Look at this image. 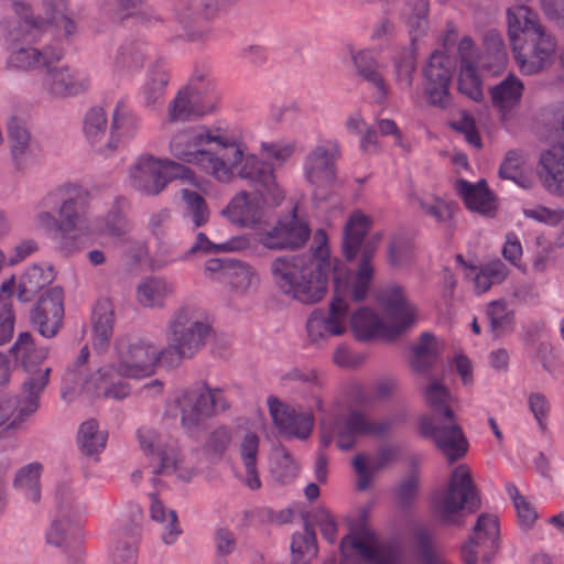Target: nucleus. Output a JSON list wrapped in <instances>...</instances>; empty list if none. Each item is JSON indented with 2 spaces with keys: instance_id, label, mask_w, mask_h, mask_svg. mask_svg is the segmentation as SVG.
I'll list each match as a JSON object with an SVG mask.
<instances>
[{
  "instance_id": "nucleus-26",
  "label": "nucleus",
  "mask_w": 564,
  "mask_h": 564,
  "mask_svg": "<svg viewBox=\"0 0 564 564\" xmlns=\"http://www.w3.org/2000/svg\"><path fill=\"white\" fill-rule=\"evenodd\" d=\"M64 293L59 286L47 289L36 301L30 313L31 323L46 338L54 337L64 316Z\"/></svg>"
},
{
  "instance_id": "nucleus-8",
  "label": "nucleus",
  "mask_w": 564,
  "mask_h": 564,
  "mask_svg": "<svg viewBox=\"0 0 564 564\" xmlns=\"http://www.w3.org/2000/svg\"><path fill=\"white\" fill-rule=\"evenodd\" d=\"M173 416L180 417L184 433L194 440L208 434L212 419V388L207 382L194 384L176 392L167 405Z\"/></svg>"
},
{
  "instance_id": "nucleus-41",
  "label": "nucleus",
  "mask_w": 564,
  "mask_h": 564,
  "mask_svg": "<svg viewBox=\"0 0 564 564\" xmlns=\"http://www.w3.org/2000/svg\"><path fill=\"white\" fill-rule=\"evenodd\" d=\"M54 280V272L51 267H41L34 264L28 268L20 276L17 285L18 300L20 302H30L36 293Z\"/></svg>"
},
{
  "instance_id": "nucleus-29",
  "label": "nucleus",
  "mask_w": 564,
  "mask_h": 564,
  "mask_svg": "<svg viewBox=\"0 0 564 564\" xmlns=\"http://www.w3.org/2000/svg\"><path fill=\"white\" fill-rule=\"evenodd\" d=\"M8 140L13 164L19 171H28L40 162V155L32 143V137L24 120L17 116L8 120Z\"/></svg>"
},
{
  "instance_id": "nucleus-9",
  "label": "nucleus",
  "mask_w": 564,
  "mask_h": 564,
  "mask_svg": "<svg viewBox=\"0 0 564 564\" xmlns=\"http://www.w3.org/2000/svg\"><path fill=\"white\" fill-rule=\"evenodd\" d=\"M0 45L3 51L36 43L46 31V21L34 15L25 0H0Z\"/></svg>"
},
{
  "instance_id": "nucleus-61",
  "label": "nucleus",
  "mask_w": 564,
  "mask_h": 564,
  "mask_svg": "<svg viewBox=\"0 0 564 564\" xmlns=\"http://www.w3.org/2000/svg\"><path fill=\"white\" fill-rule=\"evenodd\" d=\"M56 513L65 516V518H73L78 511L79 506L75 491L68 482L58 485L56 495Z\"/></svg>"
},
{
  "instance_id": "nucleus-55",
  "label": "nucleus",
  "mask_w": 564,
  "mask_h": 564,
  "mask_svg": "<svg viewBox=\"0 0 564 564\" xmlns=\"http://www.w3.org/2000/svg\"><path fill=\"white\" fill-rule=\"evenodd\" d=\"M436 360L435 337L431 333H423L417 345L413 348L412 367L417 371H425Z\"/></svg>"
},
{
  "instance_id": "nucleus-48",
  "label": "nucleus",
  "mask_w": 564,
  "mask_h": 564,
  "mask_svg": "<svg viewBox=\"0 0 564 564\" xmlns=\"http://www.w3.org/2000/svg\"><path fill=\"white\" fill-rule=\"evenodd\" d=\"M191 142V162L208 170L212 166V151L207 147L212 143V130L206 127L187 129Z\"/></svg>"
},
{
  "instance_id": "nucleus-12",
  "label": "nucleus",
  "mask_w": 564,
  "mask_h": 564,
  "mask_svg": "<svg viewBox=\"0 0 564 564\" xmlns=\"http://www.w3.org/2000/svg\"><path fill=\"white\" fill-rule=\"evenodd\" d=\"M210 329L206 312L195 307H183L171 315L164 336L169 345L178 347L183 355L193 358L205 347Z\"/></svg>"
},
{
  "instance_id": "nucleus-10",
  "label": "nucleus",
  "mask_w": 564,
  "mask_h": 564,
  "mask_svg": "<svg viewBox=\"0 0 564 564\" xmlns=\"http://www.w3.org/2000/svg\"><path fill=\"white\" fill-rule=\"evenodd\" d=\"M433 507L436 517L446 525H462L459 514L464 509L475 512L480 508V497L466 465L452 471L447 488L434 498Z\"/></svg>"
},
{
  "instance_id": "nucleus-47",
  "label": "nucleus",
  "mask_w": 564,
  "mask_h": 564,
  "mask_svg": "<svg viewBox=\"0 0 564 564\" xmlns=\"http://www.w3.org/2000/svg\"><path fill=\"white\" fill-rule=\"evenodd\" d=\"M150 516L153 521L162 524V541L165 544H173L182 533L176 512L173 509H166L155 496H152Z\"/></svg>"
},
{
  "instance_id": "nucleus-64",
  "label": "nucleus",
  "mask_w": 564,
  "mask_h": 564,
  "mask_svg": "<svg viewBox=\"0 0 564 564\" xmlns=\"http://www.w3.org/2000/svg\"><path fill=\"white\" fill-rule=\"evenodd\" d=\"M412 245L401 237L393 238L388 248V261L392 267H403L411 261Z\"/></svg>"
},
{
  "instance_id": "nucleus-60",
  "label": "nucleus",
  "mask_w": 564,
  "mask_h": 564,
  "mask_svg": "<svg viewBox=\"0 0 564 564\" xmlns=\"http://www.w3.org/2000/svg\"><path fill=\"white\" fill-rule=\"evenodd\" d=\"M397 80L410 88L413 83V74L416 69L415 53L411 48H403L393 58Z\"/></svg>"
},
{
  "instance_id": "nucleus-32",
  "label": "nucleus",
  "mask_w": 564,
  "mask_h": 564,
  "mask_svg": "<svg viewBox=\"0 0 564 564\" xmlns=\"http://www.w3.org/2000/svg\"><path fill=\"white\" fill-rule=\"evenodd\" d=\"M159 160L151 155L140 156L130 169V184L138 192L145 195H158L166 186V180L161 173Z\"/></svg>"
},
{
  "instance_id": "nucleus-22",
  "label": "nucleus",
  "mask_w": 564,
  "mask_h": 564,
  "mask_svg": "<svg viewBox=\"0 0 564 564\" xmlns=\"http://www.w3.org/2000/svg\"><path fill=\"white\" fill-rule=\"evenodd\" d=\"M90 87L89 75L82 69L56 64L44 67L41 89L50 98L61 99L86 93Z\"/></svg>"
},
{
  "instance_id": "nucleus-46",
  "label": "nucleus",
  "mask_w": 564,
  "mask_h": 564,
  "mask_svg": "<svg viewBox=\"0 0 564 564\" xmlns=\"http://www.w3.org/2000/svg\"><path fill=\"white\" fill-rule=\"evenodd\" d=\"M42 465L33 462L20 468L14 478V488L21 492L25 499L37 502L41 499L40 476Z\"/></svg>"
},
{
  "instance_id": "nucleus-34",
  "label": "nucleus",
  "mask_w": 564,
  "mask_h": 564,
  "mask_svg": "<svg viewBox=\"0 0 564 564\" xmlns=\"http://www.w3.org/2000/svg\"><path fill=\"white\" fill-rule=\"evenodd\" d=\"M221 215L232 224L251 227L260 223L262 208L258 198H251L247 192L242 191L232 197L227 207L223 209Z\"/></svg>"
},
{
  "instance_id": "nucleus-25",
  "label": "nucleus",
  "mask_w": 564,
  "mask_h": 564,
  "mask_svg": "<svg viewBox=\"0 0 564 564\" xmlns=\"http://www.w3.org/2000/svg\"><path fill=\"white\" fill-rule=\"evenodd\" d=\"M175 18L186 40L200 42L212 29V0H175Z\"/></svg>"
},
{
  "instance_id": "nucleus-27",
  "label": "nucleus",
  "mask_w": 564,
  "mask_h": 564,
  "mask_svg": "<svg viewBox=\"0 0 564 564\" xmlns=\"http://www.w3.org/2000/svg\"><path fill=\"white\" fill-rule=\"evenodd\" d=\"M310 235L311 229L307 223L299 218L294 207L262 237V243L269 249H297L305 245Z\"/></svg>"
},
{
  "instance_id": "nucleus-36",
  "label": "nucleus",
  "mask_w": 564,
  "mask_h": 564,
  "mask_svg": "<svg viewBox=\"0 0 564 564\" xmlns=\"http://www.w3.org/2000/svg\"><path fill=\"white\" fill-rule=\"evenodd\" d=\"M174 288L171 282L160 276H145L140 280L135 296L144 308H162L167 297L172 296Z\"/></svg>"
},
{
  "instance_id": "nucleus-63",
  "label": "nucleus",
  "mask_w": 564,
  "mask_h": 564,
  "mask_svg": "<svg viewBox=\"0 0 564 564\" xmlns=\"http://www.w3.org/2000/svg\"><path fill=\"white\" fill-rule=\"evenodd\" d=\"M419 476L415 471L405 476L394 488L398 503L402 508L410 507L419 492Z\"/></svg>"
},
{
  "instance_id": "nucleus-62",
  "label": "nucleus",
  "mask_w": 564,
  "mask_h": 564,
  "mask_svg": "<svg viewBox=\"0 0 564 564\" xmlns=\"http://www.w3.org/2000/svg\"><path fill=\"white\" fill-rule=\"evenodd\" d=\"M182 198L186 204L188 213L193 217L195 227H200L208 221L209 212L204 198L191 189H182Z\"/></svg>"
},
{
  "instance_id": "nucleus-5",
  "label": "nucleus",
  "mask_w": 564,
  "mask_h": 564,
  "mask_svg": "<svg viewBox=\"0 0 564 564\" xmlns=\"http://www.w3.org/2000/svg\"><path fill=\"white\" fill-rule=\"evenodd\" d=\"M378 300L383 306L386 316L391 321V325L390 327L386 326L369 307H360L348 317L351 330L358 340L368 341L380 332L386 330L395 337L415 323L416 308L410 303L401 286L390 285L383 289L379 293Z\"/></svg>"
},
{
  "instance_id": "nucleus-7",
  "label": "nucleus",
  "mask_w": 564,
  "mask_h": 564,
  "mask_svg": "<svg viewBox=\"0 0 564 564\" xmlns=\"http://www.w3.org/2000/svg\"><path fill=\"white\" fill-rule=\"evenodd\" d=\"M371 218L360 212H355L344 227L343 254L347 261H354L360 253V262L355 274L351 273L352 300L364 301L369 292L373 278L372 258L377 252L381 235L365 239L371 228Z\"/></svg>"
},
{
  "instance_id": "nucleus-14",
  "label": "nucleus",
  "mask_w": 564,
  "mask_h": 564,
  "mask_svg": "<svg viewBox=\"0 0 564 564\" xmlns=\"http://www.w3.org/2000/svg\"><path fill=\"white\" fill-rule=\"evenodd\" d=\"M393 424L392 417L372 421L365 413L354 410L347 417L336 419L328 427L322 423L321 445L328 447L336 436L337 447L348 451L355 446L357 436L382 437L390 432Z\"/></svg>"
},
{
  "instance_id": "nucleus-20",
  "label": "nucleus",
  "mask_w": 564,
  "mask_h": 564,
  "mask_svg": "<svg viewBox=\"0 0 564 564\" xmlns=\"http://www.w3.org/2000/svg\"><path fill=\"white\" fill-rule=\"evenodd\" d=\"M340 158V148L336 141L327 140L314 147L305 158L304 175L306 181L318 189H325L335 184L337 178L336 162Z\"/></svg>"
},
{
  "instance_id": "nucleus-58",
  "label": "nucleus",
  "mask_w": 564,
  "mask_h": 564,
  "mask_svg": "<svg viewBox=\"0 0 564 564\" xmlns=\"http://www.w3.org/2000/svg\"><path fill=\"white\" fill-rule=\"evenodd\" d=\"M523 163L522 154L519 151H508L499 169L501 178L510 180L521 187H529V180L524 176L521 165Z\"/></svg>"
},
{
  "instance_id": "nucleus-30",
  "label": "nucleus",
  "mask_w": 564,
  "mask_h": 564,
  "mask_svg": "<svg viewBox=\"0 0 564 564\" xmlns=\"http://www.w3.org/2000/svg\"><path fill=\"white\" fill-rule=\"evenodd\" d=\"M122 519L113 531L115 549L111 553V564H137L138 542L141 534L140 518Z\"/></svg>"
},
{
  "instance_id": "nucleus-4",
  "label": "nucleus",
  "mask_w": 564,
  "mask_h": 564,
  "mask_svg": "<svg viewBox=\"0 0 564 564\" xmlns=\"http://www.w3.org/2000/svg\"><path fill=\"white\" fill-rule=\"evenodd\" d=\"M423 395L431 414L420 419V434L425 438H432L449 462L460 459L468 449V442L455 412L449 406L448 389L438 381H432L424 389Z\"/></svg>"
},
{
  "instance_id": "nucleus-54",
  "label": "nucleus",
  "mask_w": 564,
  "mask_h": 564,
  "mask_svg": "<svg viewBox=\"0 0 564 564\" xmlns=\"http://www.w3.org/2000/svg\"><path fill=\"white\" fill-rule=\"evenodd\" d=\"M303 518V532L294 534L291 542V551L294 556L292 564H307L306 562L300 563L296 556H304L306 554L315 556L317 554L315 530L313 525L308 523L304 514Z\"/></svg>"
},
{
  "instance_id": "nucleus-39",
  "label": "nucleus",
  "mask_w": 564,
  "mask_h": 564,
  "mask_svg": "<svg viewBox=\"0 0 564 564\" xmlns=\"http://www.w3.org/2000/svg\"><path fill=\"white\" fill-rule=\"evenodd\" d=\"M399 454V448L392 445H386L379 448L373 467L367 465L364 454H358L352 459V467L357 474V490H366L373 477V471L379 470L391 464Z\"/></svg>"
},
{
  "instance_id": "nucleus-17",
  "label": "nucleus",
  "mask_w": 564,
  "mask_h": 564,
  "mask_svg": "<svg viewBox=\"0 0 564 564\" xmlns=\"http://www.w3.org/2000/svg\"><path fill=\"white\" fill-rule=\"evenodd\" d=\"M456 58L435 50L423 68L424 94L427 102L436 108L446 109L452 104L449 86L456 69Z\"/></svg>"
},
{
  "instance_id": "nucleus-37",
  "label": "nucleus",
  "mask_w": 564,
  "mask_h": 564,
  "mask_svg": "<svg viewBox=\"0 0 564 564\" xmlns=\"http://www.w3.org/2000/svg\"><path fill=\"white\" fill-rule=\"evenodd\" d=\"M457 191L468 209L487 216H491L496 210L495 198L485 180H480L476 184L458 180Z\"/></svg>"
},
{
  "instance_id": "nucleus-44",
  "label": "nucleus",
  "mask_w": 564,
  "mask_h": 564,
  "mask_svg": "<svg viewBox=\"0 0 564 564\" xmlns=\"http://www.w3.org/2000/svg\"><path fill=\"white\" fill-rule=\"evenodd\" d=\"M260 438L254 432H247L239 445V454L246 469L245 485L251 490L261 487L257 468Z\"/></svg>"
},
{
  "instance_id": "nucleus-52",
  "label": "nucleus",
  "mask_w": 564,
  "mask_h": 564,
  "mask_svg": "<svg viewBox=\"0 0 564 564\" xmlns=\"http://www.w3.org/2000/svg\"><path fill=\"white\" fill-rule=\"evenodd\" d=\"M145 55L141 45L131 43L120 47L115 67L119 74H129L142 68Z\"/></svg>"
},
{
  "instance_id": "nucleus-57",
  "label": "nucleus",
  "mask_w": 564,
  "mask_h": 564,
  "mask_svg": "<svg viewBox=\"0 0 564 564\" xmlns=\"http://www.w3.org/2000/svg\"><path fill=\"white\" fill-rule=\"evenodd\" d=\"M238 540L236 534L227 528H218L214 532V564H228V557L236 552Z\"/></svg>"
},
{
  "instance_id": "nucleus-28",
  "label": "nucleus",
  "mask_w": 564,
  "mask_h": 564,
  "mask_svg": "<svg viewBox=\"0 0 564 564\" xmlns=\"http://www.w3.org/2000/svg\"><path fill=\"white\" fill-rule=\"evenodd\" d=\"M268 405L275 427L281 434L299 440L307 438L313 430L314 416L300 406H288L276 398H269Z\"/></svg>"
},
{
  "instance_id": "nucleus-43",
  "label": "nucleus",
  "mask_w": 564,
  "mask_h": 564,
  "mask_svg": "<svg viewBox=\"0 0 564 564\" xmlns=\"http://www.w3.org/2000/svg\"><path fill=\"white\" fill-rule=\"evenodd\" d=\"M523 89L524 87L522 82L514 75H509L499 84L490 88L492 105L505 116L512 108L519 105Z\"/></svg>"
},
{
  "instance_id": "nucleus-59",
  "label": "nucleus",
  "mask_w": 564,
  "mask_h": 564,
  "mask_svg": "<svg viewBox=\"0 0 564 564\" xmlns=\"http://www.w3.org/2000/svg\"><path fill=\"white\" fill-rule=\"evenodd\" d=\"M274 452L276 455V460L272 468L274 478L281 484H289L293 481L299 470L296 463L283 445L276 446Z\"/></svg>"
},
{
  "instance_id": "nucleus-19",
  "label": "nucleus",
  "mask_w": 564,
  "mask_h": 564,
  "mask_svg": "<svg viewBox=\"0 0 564 564\" xmlns=\"http://www.w3.org/2000/svg\"><path fill=\"white\" fill-rule=\"evenodd\" d=\"M246 145L239 130L231 126L214 124V180L230 184L237 164L243 160Z\"/></svg>"
},
{
  "instance_id": "nucleus-38",
  "label": "nucleus",
  "mask_w": 564,
  "mask_h": 564,
  "mask_svg": "<svg viewBox=\"0 0 564 564\" xmlns=\"http://www.w3.org/2000/svg\"><path fill=\"white\" fill-rule=\"evenodd\" d=\"M93 346L98 352L107 349L113 334V307L108 299L97 301L93 310Z\"/></svg>"
},
{
  "instance_id": "nucleus-42",
  "label": "nucleus",
  "mask_w": 564,
  "mask_h": 564,
  "mask_svg": "<svg viewBox=\"0 0 564 564\" xmlns=\"http://www.w3.org/2000/svg\"><path fill=\"white\" fill-rule=\"evenodd\" d=\"M42 18L47 23L46 30L48 28L53 29L56 42L52 43L54 46H61L65 50V45L74 43L78 35V23L74 19L69 7L67 10H59V12L45 13V17Z\"/></svg>"
},
{
  "instance_id": "nucleus-23",
  "label": "nucleus",
  "mask_w": 564,
  "mask_h": 564,
  "mask_svg": "<svg viewBox=\"0 0 564 564\" xmlns=\"http://www.w3.org/2000/svg\"><path fill=\"white\" fill-rule=\"evenodd\" d=\"M232 174V182L236 178L246 181L250 186L256 187L260 195L270 196L276 205L284 199V192L275 181L273 165L256 154L243 153V160L237 164Z\"/></svg>"
},
{
  "instance_id": "nucleus-35",
  "label": "nucleus",
  "mask_w": 564,
  "mask_h": 564,
  "mask_svg": "<svg viewBox=\"0 0 564 564\" xmlns=\"http://www.w3.org/2000/svg\"><path fill=\"white\" fill-rule=\"evenodd\" d=\"M214 279L228 282L237 290L249 288L256 279L251 268L231 257H214Z\"/></svg>"
},
{
  "instance_id": "nucleus-50",
  "label": "nucleus",
  "mask_w": 564,
  "mask_h": 564,
  "mask_svg": "<svg viewBox=\"0 0 564 564\" xmlns=\"http://www.w3.org/2000/svg\"><path fill=\"white\" fill-rule=\"evenodd\" d=\"M409 12L405 14V23L414 42L429 30V0H410L406 3Z\"/></svg>"
},
{
  "instance_id": "nucleus-13",
  "label": "nucleus",
  "mask_w": 564,
  "mask_h": 564,
  "mask_svg": "<svg viewBox=\"0 0 564 564\" xmlns=\"http://www.w3.org/2000/svg\"><path fill=\"white\" fill-rule=\"evenodd\" d=\"M543 135L552 148L541 155L545 185L551 192L564 193V106L542 112Z\"/></svg>"
},
{
  "instance_id": "nucleus-31",
  "label": "nucleus",
  "mask_w": 564,
  "mask_h": 564,
  "mask_svg": "<svg viewBox=\"0 0 564 564\" xmlns=\"http://www.w3.org/2000/svg\"><path fill=\"white\" fill-rule=\"evenodd\" d=\"M141 127V119L129 110L122 101L117 102L109 126V133L102 151L113 154L120 143L135 137Z\"/></svg>"
},
{
  "instance_id": "nucleus-40",
  "label": "nucleus",
  "mask_w": 564,
  "mask_h": 564,
  "mask_svg": "<svg viewBox=\"0 0 564 564\" xmlns=\"http://www.w3.org/2000/svg\"><path fill=\"white\" fill-rule=\"evenodd\" d=\"M83 131L96 152L104 156L110 155L102 151L109 133L108 118L104 108L91 107L88 109L84 117Z\"/></svg>"
},
{
  "instance_id": "nucleus-49",
  "label": "nucleus",
  "mask_w": 564,
  "mask_h": 564,
  "mask_svg": "<svg viewBox=\"0 0 564 564\" xmlns=\"http://www.w3.org/2000/svg\"><path fill=\"white\" fill-rule=\"evenodd\" d=\"M413 539L421 564H452L436 551L433 534L425 525L413 529Z\"/></svg>"
},
{
  "instance_id": "nucleus-53",
  "label": "nucleus",
  "mask_w": 564,
  "mask_h": 564,
  "mask_svg": "<svg viewBox=\"0 0 564 564\" xmlns=\"http://www.w3.org/2000/svg\"><path fill=\"white\" fill-rule=\"evenodd\" d=\"M169 82L170 75L165 69L158 68L151 72L142 88V98L148 107H153L163 99Z\"/></svg>"
},
{
  "instance_id": "nucleus-45",
  "label": "nucleus",
  "mask_w": 564,
  "mask_h": 564,
  "mask_svg": "<svg viewBox=\"0 0 564 564\" xmlns=\"http://www.w3.org/2000/svg\"><path fill=\"white\" fill-rule=\"evenodd\" d=\"M106 442L107 433L99 430L97 421L89 420L80 424L77 434V446L84 456L98 460Z\"/></svg>"
},
{
  "instance_id": "nucleus-6",
  "label": "nucleus",
  "mask_w": 564,
  "mask_h": 564,
  "mask_svg": "<svg viewBox=\"0 0 564 564\" xmlns=\"http://www.w3.org/2000/svg\"><path fill=\"white\" fill-rule=\"evenodd\" d=\"M54 195L61 197L58 251L72 256L80 251L90 237L87 219L90 195L85 187L73 183L59 186Z\"/></svg>"
},
{
  "instance_id": "nucleus-15",
  "label": "nucleus",
  "mask_w": 564,
  "mask_h": 564,
  "mask_svg": "<svg viewBox=\"0 0 564 564\" xmlns=\"http://www.w3.org/2000/svg\"><path fill=\"white\" fill-rule=\"evenodd\" d=\"M50 369L42 375L31 377L22 384V397L0 395V426L20 430L40 406V395L48 383Z\"/></svg>"
},
{
  "instance_id": "nucleus-21",
  "label": "nucleus",
  "mask_w": 564,
  "mask_h": 564,
  "mask_svg": "<svg viewBox=\"0 0 564 564\" xmlns=\"http://www.w3.org/2000/svg\"><path fill=\"white\" fill-rule=\"evenodd\" d=\"M499 546V523L494 514L481 513L468 541L462 545V558L465 564H477L478 555L489 564Z\"/></svg>"
},
{
  "instance_id": "nucleus-11",
  "label": "nucleus",
  "mask_w": 564,
  "mask_h": 564,
  "mask_svg": "<svg viewBox=\"0 0 564 564\" xmlns=\"http://www.w3.org/2000/svg\"><path fill=\"white\" fill-rule=\"evenodd\" d=\"M212 78L208 67H195L188 83L180 88L169 102V122H189L212 111Z\"/></svg>"
},
{
  "instance_id": "nucleus-24",
  "label": "nucleus",
  "mask_w": 564,
  "mask_h": 564,
  "mask_svg": "<svg viewBox=\"0 0 564 564\" xmlns=\"http://www.w3.org/2000/svg\"><path fill=\"white\" fill-rule=\"evenodd\" d=\"M4 52L7 53L6 69L12 73L44 69V67L59 63L65 55L63 47L53 44H46L42 48L24 44Z\"/></svg>"
},
{
  "instance_id": "nucleus-3",
  "label": "nucleus",
  "mask_w": 564,
  "mask_h": 564,
  "mask_svg": "<svg viewBox=\"0 0 564 564\" xmlns=\"http://www.w3.org/2000/svg\"><path fill=\"white\" fill-rule=\"evenodd\" d=\"M509 40L519 69L533 75L545 69L553 59L557 42L540 22L538 14L527 6L507 11Z\"/></svg>"
},
{
  "instance_id": "nucleus-56",
  "label": "nucleus",
  "mask_w": 564,
  "mask_h": 564,
  "mask_svg": "<svg viewBox=\"0 0 564 564\" xmlns=\"http://www.w3.org/2000/svg\"><path fill=\"white\" fill-rule=\"evenodd\" d=\"M458 91L474 101H480L482 98L481 79L475 65L459 66L457 80Z\"/></svg>"
},
{
  "instance_id": "nucleus-51",
  "label": "nucleus",
  "mask_w": 564,
  "mask_h": 564,
  "mask_svg": "<svg viewBox=\"0 0 564 564\" xmlns=\"http://www.w3.org/2000/svg\"><path fill=\"white\" fill-rule=\"evenodd\" d=\"M486 314L490 321V332L495 337L509 333L513 326V312L509 311L503 301H494L488 305Z\"/></svg>"
},
{
  "instance_id": "nucleus-2",
  "label": "nucleus",
  "mask_w": 564,
  "mask_h": 564,
  "mask_svg": "<svg viewBox=\"0 0 564 564\" xmlns=\"http://www.w3.org/2000/svg\"><path fill=\"white\" fill-rule=\"evenodd\" d=\"M115 362L98 368L85 382L87 394L121 401L131 391L124 379H142L153 375L154 341L142 335L126 334L113 346Z\"/></svg>"
},
{
  "instance_id": "nucleus-16",
  "label": "nucleus",
  "mask_w": 564,
  "mask_h": 564,
  "mask_svg": "<svg viewBox=\"0 0 564 564\" xmlns=\"http://www.w3.org/2000/svg\"><path fill=\"white\" fill-rule=\"evenodd\" d=\"M349 549L356 550L367 564H405L400 543L378 541L366 524L359 525L356 536L347 534L341 539L339 550L344 556H348Z\"/></svg>"
},
{
  "instance_id": "nucleus-1",
  "label": "nucleus",
  "mask_w": 564,
  "mask_h": 564,
  "mask_svg": "<svg viewBox=\"0 0 564 564\" xmlns=\"http://www.w3.org/2000/svg\"><path fill=\"white\" fill-rule=\"evenodd\" d=\"M321 241L308 252L275 258L271 272L278 289L286 296L302 303L315 304L326 294L329 273L334 279V297L328 312L314 310L307 322L308 341L316 347L324 346L333 336L347 330L349 303L352 300L351 271L339 260H332L323 231Z\"/></svg>"
},
{
  "instance_id": "nucleus-33",
  "label": "nucleus",
  "mask_w": 564,
  "mask_h": 564,
  "mask_svg": "<svg viewBox=\"0 0 564 564\" xmlns=\"http://www.w3.org/2000/svg\"><path fill=\"white\" fill-rule=\"evenodd\" d=\"M9 351L15 362L20 364L23 369L30 373L24 382L31 377L36 378L47 369L45 368L37 373L35 372V368L47 357L48 350L46 347L35 345L29 332L20 333Z\"/></svg>"
},
{
  "instance_id": "nucleus-18",
  "label": "nucleus",
  "mask_w": 564,
  "mask_h": 564,
  "mask_svg": "<svg viewBox=\"0 0 564 564\" xmlns=\"http://www.w3.org/2000/svg\"><path fill=\"white\" fill-rule=\"evenodd\" d=\"M140 449L149 458L155 475H172L177 473L178 479L191 481L196 476V469L182 470L178 468L177 453L163 441L153 427L141 426L137 430Z\"/></svg>"
}]
</instances>
